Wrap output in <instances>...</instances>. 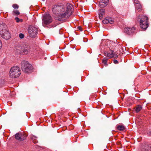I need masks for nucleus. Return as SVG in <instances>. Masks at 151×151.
I'll return each instance as SVG.
<instances>
[{"mask_svg":"<svg viewBox=\"0 0 151 151\" xmlns=\"http://www.w3.org/2000/svg\"><path fill=\"white\" fill-rule=\"evenodd\" d=\"M73 7L71 4L68 3L66 9L63 5H55L52 6V9L53 14L57 17L58 20L61 21L71 14Z\"/></svg>","mask_w":151,"mask_h":151,"instance_id":"nucleus-1","label":"nucleus"},{"mask_svg":"<svg viewBox=\"0 0 151 151\" xmlns=\"http://www.w3.org/2000/svg\"><path fill=\"white\" fill-rule=\"evenodd\" d=\"M30 47L25 45L23 46L17 45L15 46L14 49V51L18 54L27 55L30 52Z\"/></svg>","mask_w":151,"mask_h":151,"instance_id":"nucleus-2","label":"nucleus"},{"mask_svg":"<svg viewBox=\"0 0 151 151\" xmlns=\"http://www.w3.org/2000/svg\"><path fill=\"white\" fill-rule=\"evenodd\" d=\"M21 66L22 71L25 73H31L33 69L32 65L27 61H22L21 63Z\"/></svg>","mask_w":151,"mask_h":151,"instance_id":"nucleus-3","label":"nucleus"},{"mask_svg":"<svg viewBox=\"0 0 151 151\" xmlns=\"http://www.w3.org/2000/svg\"><path fill=\"white\" fill-rule=\"evenodd\" d=\"M21 73L19 68L18 66H14L12 67L9 72V76L12 78L18 77Z\"/></svg>","mask_w":151,"mask_h":151,"instance_id":"nucleus-4","label":"nucleus"},{"mask_svg":"<svg viewBox=\"0 0 151 151\" xmlns=\"http://www.w3.org/2000/svg\"><path fill=\"white\" fill-rule=\"evenodd\" d=\"M140 25L142 29H145L148 27V18L146 16H142L140 20Z\"/></svg>","mask_w":151,"mask_h":151,"instance_id":"nucleus-5","label":"nucleus"},{"mask_svg":"<svg viewBox=\"0 0 151 151\" xmlns=\"http://www.w3.org/2000/svg\"><path fill=\"white\" fill-rule=\"evenodd\" d=\"M42 24L47 25L51 23L52 21V18L50 14H44L42 17Z\"/></svg>","mask_w":151,"mask_h":151,"instance_id":"nucleus-6","label":"nucleus"},{"mask_svg":"<svg viewBox=\"0 0 151 151\" xmlns=\"http://www.w3.org/2000/svg\"><path fill=\"white\" fill-rule=\"evenodd\" d=\"M38 29L33 26H30L29 27L28 32L30 36L32 38H35L37 33Z\"/></svg>","mask_w":151,"mask_h":151,"instance_id":"nucleus-7","label":"nucleus"},{"mask_svg":"<svg viewBox=\"0 0 151 151\" xmlns=\"http://www.w3.org/2000/svg\"><path fill=\"white\" fill-rule=\"evenodd\" d=\"M16 139L19 141H23L26 138V135L24 133H18L15 135Z\"/></svg>","mask_w":151,"mask_h":151,"instance_id":"nucleus-8","label":"nucleus"},{"mask_svg":"<svg viewBox=\"0 0 151 151\" xmlns=\"http://www.w3.org/2000/svg\"><path fill=\"white\" fill-rule=\"evenodd\" d=\"M104 53L105 56L109 58H116L118 57V55L115 53H114V51L111 50H110L108 51H105Z\"/></svg>","mask_w":151,"mask_h":151,"instance_id":"nucleus-9","label":"nucleus"},{"mask_svg":"<svg viewBox=\"0 0 151 151\" xmlns=\"http://www.w3.org/2000/svg\"><path fill=\"white\" fill-rule=\"evenodd\" d=\"M8 30L6 25L4 23L0 24V35H2L3 33L6 32Z\"/></svg>","mask_w":151,"mask_h":151,"instance_id":"nucleus-10","label":"nucleus"},{"mask_svg":"<svg viewBox=\"0 0 151 151\" xmlns=\"http://www.w3.org/2000/svg\"><path fill=\"white\" fill-rule=\"evenodd\" d=\"M135 29L134 27L132 28L126 27L124 29V32L129 35H132L134 32Z\"/></svg>","mask_w":151,"mask_h":151,"instance_id":"nucleus-11","label":"nucleus"},{"mask_svg":"<svg viewBox=\"0 0 151 151\" xmlns=\"http://www.w3.org/2000/svg\"><path fill=\"white\" fill-rule=\"evenodd\" d=\"M142 151H151V145L145 144L141 148Z\"/></svg>","mask_w":151,"mask_h":151,"instance_id":"nucleus-12","label":"nucleus"},{"mask_svg":"<svg viewBox=\"0 0 151 151\" xmlns=\"http://www.w3.org/2000/svg\"><path fill=\"white\" fill-rule=\"evenodd\" d=\"M102 22L104 24L109 23L112 24L114 23V19L112 18L106 17L103 20Z\"/></svg>","mask_w":151,"mask_h":151,"instance_id":"nucleus-13","label":"nucleus"},{"mask_svg":"<svg viewBox=\"0 0 151 151\" xmlns=\"http://www.w3.org/2000/svg\"><path fill=\"white\" fill-rule=\"evenodd\" d=\"M1 37L5 40H8L11 37V34L7 30L6 32H4L2 35H0Z\"/></svg>","mask_w":151,"mask_h":151,"instance_id":"nucleus-14","label":"nucleus"},{"mask_svg":"<svg viewBox=\"0 0 151 151\" xmlns=\"http://www.w3.org/2000/svg\"><path fill=\"white\" fill-rule=\"evenodd\" d=\"M105 10L104 9H101L98 11L99 15V19H102L103 16L105 14Z\"/></svg>","mask_w":151,"mask_h":151,"instance_id":"nucleus-15","label":"nucleus"},{"mask_svg":"<svg viewBox=\"0 0 151 151\" xmlns=\"http://www.w3.org/2000/svg\"><path fill=\"white\" fill-rule=\"evenodd\" d=\"M108 59V58L105 57L102 60V63H103L106 66L108 65V64L107 63V61Z\"/></svg>","mask_w":151,"mask_h":151,"instance_id":"nucleus-16","label":"nucleus"},{"mask_svg":"<svg viewBox=\"0 0 151 151\" xmlns=\"http://www.w3.org/2000/svg\"><path fill=\"white\" fill-rule=\"evenodd\" d=\"M37 137L34 135L32 136L31 137V138L34 143H36L38 141L37 139Z\"/></svg>","mask_w":151,"mask_h":151,"instance_id":"nucleus-17","label":"nucleus"},{"mask_svg":"<svg viewBox=\"0 0 151 151\" xmlns=\"http://www.w3.org/2000/svg\"><path fill=\"white\" fill-rule=\"evenodd\" d=\"M117 129L119 131H123L125 129L124 127L122 125H119L117 126Z\"/></svg>","mask_w":151,"mask_h":151,"instance_id":"nucleus-18","label":"nucleus"},{"mask_svg":"<svg viewBox=\"0 0 151 151\" xmlns=\"http://www.w3.org/2000/svg\"><path fill=\"white\" fill-rule=\"evenodd\" d=\"M135 5L136 8L139 11H140L141 10V6L140 3L137 4H136Z\"/></svg>","mask_w":151,"mask_h":151,"instance_id":"nucleus-19","label":"nucleus"},{"mask_svg":"<svg viewBox=\"0 0 151 151\" xmlns=\"http://www.w3.org/2000/svg\"><path fill=\"white\" fill-rule=\"evenodd\" d=\"M142 109V107L141 105H138L135 108V111L137 113H138Z\"/></svg>","mask_w":151,"mask_h":151,"instance_id":"nucleus-20","label":"nucleus"},{"mask_svg":"<svg viewBox=\"0 0 151 151\" xmlns=\"http://www.w3.org/2000/svg\"><path fill=\"white\" fill-rule=\"evenodd\" d=\"M12 13L13 15L16 16H18L20 14L19 11L17 10H14L13 11Z\"/></svg>","mask_w":151,"mask_h":151,"instance_id":"nucleus-21","label":"nucleus"},{"mask_svg":"<svg viewBox=\"0 0 151 151\" xmlns=\"http://www.w3.org/2000/svg\"><path fill=\"white\" fill-rule=\"evenodd\" d=\"M99 6L101 8H103L106 6V4H104L103 2L101 1L99 3Z\"/></svg>","mask_w":151,"mask_h":151,"instance_id":"nucleus-22","label":"nucleus"},{"mask_svg":"<svg viewBox=\"0 0 151 151\" xmlns=\"http://www.w3.org/2000/svg\"><path fill=\"white\" fill-rule=\"evenodd\" d=\"M15 19L16 20V22H23V19H20L19 18H18L17 17H16L15 18Z\"/></svg>","mask_w":151,"mask_h":151,"instance_id":"nucleus-23","label":"nucleus"},{"mask_svg":"<svg viewBox=\"0 0 151 151\" xmlns=\"http://www.w3.org/2000/svg\"><path fill=\"white\" fill-rule=\"evenodd\" d=\"M101 1L104 4H106V6L108 3L109 0H101Z\"/></svg>","mask_w":151,"mask_h":151,"instance_id":"nucleus-24","label":"nucleus"},{"mask_svg":"<svg viewBox=\"0 0 151 151\" xmlns=\"http://www.w3.org/2000/svg\"><path fill=\"white\" fill-rule=\"evenodd\" d=\"M12 7L14 9H18L19 6L16 4H14L12 5Z\"/></svg>","mask_w":151,"mask_h":151,"instance_id":"nucleus-25","label":"nucleus"},{"mask_svg":"<svg viewBox=\"0 0 151 151\" xmlns=\"http://www.w3.org/2000/svg\"><path fill=\"white\" fill-rule=\"evenodd\" d=\"M19 37L21 39H22L24 37V35L23 34L20 33L19 35Z\"/></svg>","mask_w":151,"mask_h":151,"instance_id":"nucleus-26","label":"nucleus"},{"mask_svg":"<svg viewBox=\"0 0 151 151\" xmlns=\"http://www.w3.org/2000/svg\"><path fill=\"white\" fill-rule=\"evenodd\" d=\"M134 4H135V5L136 4H137L140 3L139 1H138V0H134Z\"/></svg>","mask_w":151,"mask_h":151,"instance_id":"nucleus-27","label":"nucleus"},{"mask_svg":"<svg viewBox=\"0 0 151 151\" xmlns=\"http://www.w3.org/2000/svg\"><path fill=\"white\" fill-rule=\"evenodd\" d=\"M114 63L115 64H117L118 63V61L116 60H114Z\"/></svg>","mask_w":151,"mask_h":151,"instance_id":"nucleus-28","label":"nucleus"},{"mask_svg":"<svg viewBox=\"0 0 151 151\" xmlns=\"http://www.w3.org/2000/svg\"><path fill=\"white\" fill-rule=\"evenodd\" d=\"M78 29L81 30V31H82V28L81 27H78Z\"/></svg>","mask_w":151,"mask_h":151,"instance_id":"nucleus-29","label":"nucleus"},{"mask_svg":"<svg viewBox=\"0 0 151 151\" xmlns=\"http://www.w3.org/2000/svg\"><path fill=\"white\" fill-rule=\"evenodd\" d=\"M56 25H57L56 24H55L53 26H52V27H55V26H56Z\"/></svg>","mask_w":151,"mask_h":151,"instance_id":"nucleus-30","label":"nucleus"}]
</instances>
